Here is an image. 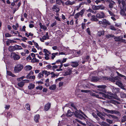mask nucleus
I'll use <instances>...</instances> for the list:
<instances>
[{
  "label": "nucleus",
  "instance_id": "10",
  "mask_svg": "<svg viewBox=\"0 0 126 126\" xmlns=\"http://www.w3.org/2000/svg\"><path fill=\"white\" fill-rule=\"evenodd\" d=\"M52 9L54 11L56 12H58L60 11V9L59 7V6L55 5H53L52 8Z\"/></svg>",
  "mask_w": 126,
  "mask_h": 126
},
{
  "label": "nucleus",
  "instance_id": "56",
  "mask_svg": "<svg viewBox=\"0 0 126 126\" xmlns=\"http://www.w3.org/2000/svg\"><path fill=\"white\" fill-rule=\"evenodd\" d=\"M56 2L57 4L59 5H60L61 4V1L59 0H56Z\"/></svg>",
  "mask_w": 126,
  "mask_h": 126
},
{
  "label": "nucleus",
  "instance_id": "7",
  "mask_svg": "<svg viewBox=\"0 0 126 126\" xmlns=\"http://www.w3.org/2000/svg\"><path fill=\"white\" fill-rule=\"evenodd\" d=\"M105 15L103 12H101L100 13H97L96 16L98 18H104L105 17Z\"/></svg>",
  "mask_w": 126,
  "mask_h": 126
},
{
  "label": "nucleus",
  "instance_id": "27",
  "mask_svg": "<svg viewBox=\"0 0 126 126\" xmlns=\"http://www.w3.org/2000/svg\"><path fill=\"white\" fill-rule=\"evenodd\" d=\"M56 85L54 84L50 86L49 89L50 90H54L56 89Z\"/></svg>",
  "mask_w": 126,
  "mask_h": 126
},
{
  "label": "nucleus",
  "instance_id": "22",
  "mask_svg": "<svg viewBox=\"0 0 126 126\" xmlns=\"http://www.w3.org/2000/svg\"><path fill=\"white\" fill-rule=\"evenodd\" d=\"M122 8L126 11V5L125 2L124 0H122Z\"/></svg>",
  "mask_w": 126,
  "mask_h": 126
},
{
  "label": "nucleus",
  "instance_id": "51",
  "mask_svg": "<svg viewBox=\"0 0 126 126\" xmlns=\"http://www.w3.org/2000/svg\"><path fill=\"white\" fill-rule=\"evenodd\" d=\"M86 32H87L88 34L89 35H91V32L90 30V28H88L86 29Z\"/></svg>",
  "mask_w": 126,
  "mask_h": 126
},
{
  "label": "nucleus",
  "instance_id": "23",
  "mask_svg": "<svg viewBox=\"0 0 126 126\" xmlns=\"http://www.w3.org/2000/svg\"><path fill=\"white\" fill-rule=\"evenodd\" d=\"M35 85L32 83L30 84L28 86V89L30 90H31L33 89L35 87Z\"/></svg>",
  "mask_w": 126,
  "mask_h": 126
},
{
  "label": "nucleus",
  "instance_id": "2",
  "mask_svg": "<svg viewBox=\"0 0 126 126\" xmlns=\"http://www.w3.org/2000/svg\"><path fill=\"white\" fill-rule=\"evenodd\" d=\"M71 106L73 107L75 110L77 111H75L74 113V114L75 115V117L78 118L79 119L81 120L83 119L85 120L86 119L83 115L79 113L78 112V111L77 109V108L75 107L73 103H72L71 105Z\"/></svg>",
  "mask_w": 126,
  "mask_h": 126
},
{
  "label": "nucleus",
  "instance_id": "41",
  "mask_svg": "<svg viewBox=\"0 0 126 126\" xmlns=\"http://www.w3.org/2000/svg\"><path fill=\"white\" fill-rule=\"evenodd\" d=\"M113 114H117L118 115L120 116L121 115V113L119 111H116L115 110H113Z\"/></svg>",
  "mask_w": 126,
  "mask_h": 126
},
{
  "label": "nucleus",
  "instance_id": "16",
  "mask_svg": "<svg viewBox=\"0 0 126 126\" xmlns=\"http://www.w3.org/2000/svg\"><path fill=\"white\" fill-rule=\"evenodd\" d=\"M74 113L71 112L70 110H68L67 111L66 113V116L68 117H71L73 115Z\"/></svg>",
  "mask_w": 126,
  "mask_h": 126
},
{
  "label": "nucleus",
  "instance_id": "21",
  "mask_svg": "<svg viewBox=\"0 0 126 126\" xmlns=\"http://www.w3.org/2000/svg\"><path fill=\"white\" fill-rule=\"evenodd\" d=\"M92 18H91V20L92 21L97 22L99 21L97 19V18L94 15L92 16Z\"/></svg>",
  "mask_w": 126,
  "mask_h": 126
},
{
  "label": "nucleus",
  "instance_id": "25",
  "mask_svg": "<svg viewBox=\"0 0 126 126\" xmlns=\"http://www.w3.org/2000/svg\"><path fill=\"white\" fill-rule=\"evenodd\" d=\"M7 74L8 75L11 76L13 77H14L16 76L15 75L13 74L11 71H7Z\"/></svg>",
  "mask_w": 126,
  "mask_h": 126
},
{
  "label": "nucleus",
  "instance_id": "13",
  "mask_svg": "<svg viewBox=\"0 0 126 126\" xmlns=\"http://www.w3.org/2000/svg\"><path fill=\"white\" fill-rule=\"evenodd\" d=\"M120 89L119 88H116L115 87H113L112 90V91L114 94H116L119 93Z\"/></svg>",
  "mask_w": 126,
  "mask_h": 126
},
{
  "label": "nucleus",
  "instance_id": "1",
  "mask_svg": "<svg viewBox=\"0 0 126 126\" xmlns=\"http://www.w3.org/2000/svg\"><path fill=\"white\" fill-rule=\"evenodd\" d=\"M106 87V86L105 85L97 86V87L99 88L98 90L101 91L99 92L98 94H96L94 93H92L91 94V95L102 99H103V98L102 97L106 98L107 94L104 93H106V90L105 89Z\"/></svg>",
  "mask_w": 126,
  "mask_h": 126
},
{
  "label": "nucleus",
  "instance_id": "14",
  "mask_svg": "<svg viewBox=\"0 0 126 126\" xmlns=\"http://www.w3.org/2000/svg\"><path fill=\"white\" fill-rule=\"evenodd\" d=\"M75 3V1H73L72 2H71L69 0H68L65 2L64 4L66 5L69 6V5H72L74 4Z\"/></svg>",
  "mask_w": 126,
  "mask_h": 126
},
{
  "label": "nucleus",
  "instance_id": "45",
  "mask_svg": "<svg viewBox=\"0 0 126 126\" xmlns=\"http://www.w3.org/2000/svg\"><path fill=\"white\" fill-rule=\"evenodd\" d=\"M106 121L107 122L109 123L110 124H112L113 123V121L109 119H106Z\"/></svg>",
  "mask_w": 126,
  "mask_h": 126
},
{
  "label": "nucleus",
  "instance_id": "6",
  "mask_svg": "<svg viewBox=\"0 0 126 126\" xmlns=\"http://www.w3.org/2000/svg\"><path fill=\"white\" fill-rule=\"evenodd\" d=\"M98 123L101 126H110V125L104 121L101 122L98 121ZM96 126H100L98 125H96Z\"/></svg>",
  "mask_w": 126,
  "mask_h": 126
},
{
  "label": "nucleus",
  "instance_id": "30",
  "mask_svg": "<svg viewBox=\"0 0 126 126\" xmlns=\"http://www.w3.org/2000/svg\"><path fill=\"white\" fill-rule=\"evenodd\" d=\"M17 85L19 86L20 87H23L24 85V84L22 80L21 81L18 82L17 83Z\"/></svg>",
  "mask_w": 126,
  "mask_h": 126
},
{
  "label": "nucleus",
  "instance_id": "53",
  "mask_svg": "<svg viewBox=\"0 0 126 126\" xmlns=\"http://www.w3.org/2000/svg\"><path fill=\"white\" fill-rule=\"evenodd\" d=\"M7 116L9 117H10L11 116H12V115L11 113L9 111H8L7 112Z\"/></svg>",
  "mask_w": 126,
  "mask_h": 126
},
{
  "label": "nucleus",
  "instance_id": "43",
  "mask_svg": "<svg viewBox=\"0 0 126 126\" xmlns=\"http://www.w3.org/2000/svg\"><path fill=\"white\" fill-rule=\"evenodd\" d=\"M107 96L106 98H108L109 99H112L113 98V99H116L115 97L114 96H112L111 95H109L108 94H107Z\"/></svg>",
  "mask_w": 126,
  "mask_h": 126
},
{
  "label": "nucleus",
  "instance_id": "39",
  "mask_svg": "<svg viewBox=\"0 0 126 126\" xmlns=\"http://www.w3.org/2000/svg\"><path fill=\"white\" fill-rule=\"evenodd\" d=\"M25 35L27 37H29L30 36H33V34L31 32L29 33V34H28V32H27L26 33H25Z\"/></svg>",
  "mask_w": 126,
  "mask_h": 126
},
{
  "label": "nucleus",
  "instance_id": "58",
  "mask_svg": "<svg viewBox=\"0 0 126 126\" xmlns=\"http://www.w3.org/2000/svg\"><path fill=\"white\" fill-rule=\"evenodd\" d=\"M85 23H82L81 25V27L82 29H84L85 27Z\"/></svg>",
  "mask_w": 126,
  "mask_h": 126
},
{
  "label": "nucleus",
  "instance_id": "42",
  "mask_svg": "<svg viewBox=\"0 0 126 126\" xmlns=\"http://www.w3.org/2000/svg\"><path fill=\"white\" fill-rule=\"evenodd\" d=\"M120 95L121 97L122 98H124L126 97V95L123 92L120 93Z\"/></svg>",
  "mask_w": 126,
  "mask_h": 126
},
{
  "label": "nucleus",
  "instance_id": "12",
  "mask_svg": "<svg viewBox=\"0 0 126 126\" xmlns=\"http://www.w3.org/2000/svg\"><path fill=\"white\" fill-rule=\"evenodd\" d=\"M106 115L108 116L109 118H110L111 117L113 119H116V120H116V121H118V120L119 119V118L117 117L116 116L109 114H106Z\"/></svg>",
  "mask_w": 126,
  "mask_h": 126
},
{
  "label": "nucleus",
  "instance_id": "37",
  "mask_svg": "<svg viewBox=\"0 0 126 126\" xmlns=\"http://www.w3.org/2000/svg\"><path fill=\"white\" fill-rule=\"evenodd\" d=\"M100 6H101L94 5L92 7V9L94 10H98L100 8Z\"/></svg>",
  "mask_w": 126,
  "mask_h": 126
},
{
  "label": "nucleus",
  "instance_id": "50",
  "mask_svg": "<svg viewBox=\"0 0 126 126\" xmlns=\"http://www.w3.org/2000/svg\"><path fill=\"white\" fill-rule=\"evenodd\" d=\"M108 12L110 15L113 16H115V15L111 11L108 10Z\"/></svg>",
  "mask_w": 126,
  "mask_h": 126
},
{
  "label": "nucleus",
  "instance_id": "29",
  "mask_svg": "<svg viewBox=\"0 0 126 126\" xmlns=\"http://www.w3.org/2000/svg\"><path fill=\"white\" fill-rule=\"evenodd\" d=\"M109 102L115 105L116 103L117 104H120V103L117 101L112 100H110L109 101Z\"/></svg>",
  "mask_w": 126,
  "mask_h": 126
},
{
  "label": "nucleus",
  "instance_id": "11",
  "mask_svg": "<svg viewBox=\"0 0 126 126\" xmlns=\"http://www.w3.org/2000/svg\"><path fill=\"white\" fill-rule=\"evenodd\" d=\"M71 65L72 67H75L79 65V61L72 62H71Z\"/></svg>",
  "mask_w": 126,
  "mask_h": 126
},
{
  "label": "nucleus",
  "instance_id": "36",
  "mask_svg": "<svg viewBox=\"0 0 126 126\" xmlns=\"http://www.w3.org/2000/svg\"><path fill=\"white\" fill-rule=\"evenodd\" d=\"M92 114L93 116V117L94 118H95L97 120H99L100 118L98 117V116H97V115H96L95 113H93Z\"/></svg>",
  "mask_w": 126,
  "mask_h": 126
},
{
  "label": "nucleus",
  "instance_id": "62",
  "mask_svg": "<svg viewBox=\"0 0 126 126\" xmlns=\"http://www.w3.org/2000/svg\"><path fill=\"white\" fill-rule=\"evenodd\" d=\"M22 38H23V39H21V40L22 41L26 42V41L25 40H27V38L25 37H22Z\"/></svg>",
  "mask_w": 126,
  "mask_h": 126
},
{
  "label": "nucleus",
  "instance_id": "8",
  "mask_svg": "<svg viewBox=\"0 0 126 126\" xmlns=\"http://www.w3.org/2000/svg\"><path fill=\"white\" fill-rule=\"evenodd\" d=\"M51 104L50 103L48 102L45 105L44 107V110L45 111H48L51 107Z\"/></svg>",
  "mask_w": 126,
  "mask_h": 126
},
{
  "label": "nucleus",
  "instance_id": "15",
  "mask_svg": "<svg viewBox=\"0 0 126 126\" xmlns=\"http://www.w3.org/2000/svg\"><path fill=\"white\" fill-rule=\"evenodd\" d=\"M89 56H87L85 57L83 59V61L82 62L83 64H84L86 62H87L89 61V59L90 58Z\"/></svg>",
  "mask_w": 126,
  "mask_h": 126
},
{
  "label": "nucleus",
  "instance_id": "34",
  "mask_svg": "<svg viewBox=\"0 0 126 126\" xmlns=\"http://www.w3.org/2000/svg\"><path fill=\"white\" fill-rule=\"evenodd\" d=\"M81 92L82 93H87L89 92L91 95V94L92 93H93L91 92V91L89 90H81Z\"/></svg>",
  "mask_w": 126,
  "mask_h": 126
},
{
  "label": "nucleus",
  "instance_id": "46",
  "mask_svg": "<svg viewBox=\"0 0 126 126\" xmlns=\"http://www.w3.org/2000/svg\"><path fill=\"white\" fill-rule=\"evenodd\" d=\"M84 4V3L83 2H82L81 3H80L78 6H77V8L76 9V10H78L81 7L82 5H83Z\"/></svg>",
  "mask_w": 126,
  "mask_h": 126
},
{
  "label": "nucleus",
  "instance_id": "44",
  "mask_svg": "<svg viewBox=\"0 0 126 126\" xmlns=\"http://www.w3.org/2000/svg\"><path fill=\"white\" fill-rule=\"evenodd\" d=\"M123 118L121 119V122L122 123L126 121V115H124L123 117Z\"/></svg>",
  "mask_w": 126,
  "mask_h": 126
},
{
  "label": "nucleus",
  "instance_id": "18",
  "mask_svg": "<svg viewBox=\"0 0 126 126\" xmlns=\"http://www.w3.org/2000/svg\"><path fill=\"white\" fill-rule=\"evenodd\" d=\"M94 86V84L90 83L88 82L87 84L86 85H84L83 87H85L86 88L90 89L91 88L92 86Z\"/></svg>",
  "mask_w": 126,
  "mask_h": 126
},
{
  "label": "nucleus",
  "instance_id": "63",
  "mask_svg": "<svg viewBox=\"0 0 126 126\" xmlns=\"http://www.w3.org/2000/svg\"><path fill=\"white\" fill-rule=\"evenodd\" d=\"M24 82V84L25 83H29V82L30 81L28 79H25L22 80Z\"/></svg>",
  "mask_w": 126,
  "mask_h": 126
},
{
  "label": "nucleus",
  "instance_id": "5",
  "mask_svg": "<svg viewBox=\"0 0 126 126\" xmlns=\"http://www.w3.org/2000/svg\"><path fill=\"white\" fill-rule=\"evenodd\" d=\"M23 68V65L21 64L16 65L14 68V71L15 73H17L20 71Z\"/></svg>",
  "mask_w": 126,
  "mask_h": 126
},
{
  "label": "nucleus",
  "instance_id": "61",
  "mask_svg": "<svg viewBox=\"0 0 126 126\" xmlns=\"http://www.w3.org/2000/svg\"><path fill=\"white\" fill-rule=\"evenodd\" d=\"M67 59L66 58H63V60L61 62V64L65 62L66 61Z\"/></svg>",
  "mask_w": 126,
  "mask_h": 126
},
{
  "label": "nucleus",
  "instance_id": "52",
  "mask_svg": "<svg viewBox=\"0 0 126 126\" xmlns=\"http://www.w3.org/2000/svg\"><path fill=\"white\" fill-rule=\"evenodd\" d=\"M12 36L11 35L8 33H6L5 34V36L6 37H9Z\"/></svg>",
  "mask_w": 126,
  "mask_h": 126
},
{
  "label": "nucleus",
  "instance_id": "60",
  "mask_svg": "<svg viewBox=\"0 0 126 126\" xmlns=\"http://www.w3.org/2000/svg\"><path fill=\"white\" fill-rule=\"evenodd\" d=\"M10 107V106L9 105H5V110H8Z\"/></svg>",
  "mask_w": 126,
  "mask_h": 126
},
{
  "label": "nucleus",
  "instance_id": "31",
  "mask_svg": "<svg viewBox=\"0 0 126 126\" xmlns=\"http://www.w3.org/2000/svg\"><path fill=\"white\" fill-rule=\"evenodd\" d=\"M104 110L105 111L107 112L111 113V114H113V110H110L108 109H104Z\"/></svg>",
  "mask_w": 126,
  "mask_h": 126
},
{
  "label": "nucleus",
  "instance_id": "20",
  "mask_svg": "<svg viewBox=\"0 0 126 126\" xmlns=\"http://www.w3.org/2000/svg\"><path fill=\"white\" fill-rule=\"evenodd\" d=\"M40 118V115L39 114L35 115L34 117V120L36 123L39 122L38 120Z\"/></svg>",
  "mask_w": 126,
  "mask_h": 126
},
{
  "label": "nucleus",
  "instance_id": "28",
  "mask_svg": "<svg viewBox=\"0 0 126 126\" xmlns=\"http://www.w3.org/2000/svg\"><path fill=\"white\" fill-rule=\"evenodd\" d=\"M13 57L14 59L15 60H18L20 58V56L19 55L16 54H15Z\"/></svg>",
  "mask_w": 126,
  "mask_h": 126
},
{
  "label": "nucleus",
  "instance_id": "9",
  "mask_svg": "<svg viewBox=\"0 0 126 126\" xmlns=\"http://www.w3.org/2000/svg\"><path fill=\"white\" fill-rule=\"evenodd\" d=\"M44 74L46 75V77H47L50 74V72L47 71V70L43 71L41 72L42 78L44 76Z\"/></svg>",
  "mask_w": 126,
  "mask_h": 126
},
{
  "label": "nucleus",
  "instance_id": "55",
  "mask_svg": "<svg viewBox=\"0 0 126 126\" xmlns=\"http://www.w3.org/2000/svg\"><path fill=\"white\" fill-rule=\"evenodd\" d=\"M9 40V42L11 43H15L16 42V41H14L13 40L9 39H8Z\"/></svg>",
  "mask_w": 126,
  "mask_h": 126
},
{
  "label": "nucleus",
  "instance_id": "17",
  "mask_svg": "<svg viewBox=\"0 0 126 126\" xmlns=\"http://www.w3.org/2000/svg\"><path fill=\"white\" fill-rule=\"evenodd\" d=\"M91 79L92 81L96 82L99 80V79L97 76H92Z\"/></svg>",
  "mask_w": 126,
  "mask_h": 126
},
{
  "label": "nucleus",
  "instance_id": "3",
  "mask_svg": "<svg viewBox=\"0 0 126 126\" xmlns=\"http://www.w3.org/2000/svg\"><path fill=\"white\" fill-rule=\"evenodd\" d=\"M106 38H110V37H114V39H115V41L116 42H124L125 40L120 38L119 36H115L113 34H108L106 35Z\"/></svg>",
  "mask_w": 126,
  "mask_h": 126
},
{
  "label": "nucleus",
  "instance_id": "54",
  "mask_svg": "<svg viewBox=\"0 0 126 126\" xmlns=\"http://www.w3.org/2000/svg\"><path fill=\"white\" fill-rule=\"evenodd\" d=\"M36 88L37 89H39L40 90H41L43 88V87L42 86H38L36 87Z\"/></svg>",
  "mask_w": 126,
  "mask_h": 126
},
{
  "label": "nucleus",
  "instance_id": "59",
  "mask_svg": "<svg viewBox=\"0 0 126 126\" xmlns=\"http://www.w3.org/2000/svg\"><path fill=\"white\" fill-rule=\"evenodd\" d=\"M46 67L48 69H51L52 66L50 64H49L48 65H47L46 66Z\"/></svg>",
  "mask_w": 126,
  "mask_h": 126
},
{
  "label": "nucleus",
  "instance_id": "4",
  "mask_svg": "<svg viewBox=\"0 0 126 126\" xmlns=\"http://www.w3.org/2000/svg\"><path fill=\"white\" fill-rule=\"evenodd\" d=\"M22 49V47L19 45H16L14 46H10L9 47V50L10 52H12L16 50Z\"/></svg>",
  "mask_w": 126,
  "mask_h": 126
},
{
  "label": "nucleus",
  "instance_id": "64",
  "mask_svg": "<svg viewBox=\"0 0 126 126\" xmlns=\"http://www.w3.org/2000/svg\"><path fill=\"white\" fill-rule=\"evenodd\" d=\"M58 67L57 65H54V66H52V69H57V68H58Z\"/></svg>",
  "mask_w": 126,
  "mask_h": 126
},
{
  "label": "nucleus",
  "instance_id": "33",
  "mask_svg": "<svg viewBox=\"0 0 126 126\" xmlns=\"http://www.w3.org/2000/svg\"><path fill=\"white\" fill-rule=\"evenodd\" d=\"M39 62V61L35 57L33 58L31 60V62L32 63H38Z\"/></svg>",
  "mask_w": 126,
  "mask_h": 126
},
{
  "label": "nucleus",
  "instance_id": "48",
  "mask_svg": "<svg viewBox=\"0 0 126 126\" xmlns=\"http://www.w3.org/2000/svg\"><path fill=\"white\" fill-rule=\"evenodd\" d=\"M50 74H51L52 75L51 76V78H53L55 77L56 76V75L54 73V72H51V73H50Z\"/></svg>",
  "mask_w": 126,
  "mask_h": 126
},
{
  "label": "nucleus",
  "instance_id": "32",
  "mask_svg": "<svg viewBox=\"0 0 126 126\" xmlns=\"http://www.w3.org/2000/svg\"><path fill=\"white\" fill-rule=\"evenodd\" d=\"M104 33V31H100L98 32L97 35L99 36H100L102 35H103Z\"/></svg>",
  "mask_w": 126,
  "mask_h": 126
},
{
  "label": "nucleus",
  "instance_id": "35",
  "mask_svg": "<svg viewBox=\"0 0 126 126\" xmlns=\"http://www.w3.org/2000/svg\"><path fill=\"white\" fill-rule=\"evenodd\" d=\"M116 73L120 77H123V78L125 79L126 80V77L124 75H123L120 73H119L117 71Z\"/></svg>",
  "mask_w": 126,
  "mask_h": 126
},
{
  "label": "nucleus",
  "instance_id": "38",
  "mask_svg": "<svg viewBox=\"0 0 126 126\" xmlns=\"http://www.w3.org/2000/svg\"><path fill=\"white\" fill-rule=\"evenodd\" d=\"M25 107L26 109L30 111L31 110L30 105L29 103H27L25 105Z\"/></svg>",
  "mask_w": 126,
  "mask_h": 126
},
{
  "label": "nucleus",
  "instance_id": "40",
  "mask_svg": "<svg viewBox=\"0 0 126 126\" xmlns=\"http://www.w3.org/2000/svg\"><path fill=\"white\" fill-rule=\"evenodd\" d=\"M84 11V10L83 9L81 10L79 12H78V13H79V15H80L81 17H82Z\"/></svg>",
  "mask_w": 126,
  "mask_h": 126
},
{
  "label": "nucleus",
  "instance_id": "24",
  "mask_svg": "<svg viewBox=\"0 0 126 126\" xmlns=\"http://www.w3.org/2000/svg\"><path fill=\"white\" fill-rule=\"evenodd\" d=\"M25 70L26 71H29L31 70L32 68V67L30 65L26 66L25 67Z\"/></svg>",
  "mask_w": 126,
  "mask_h": 126
},
{
  "label": "nucleus",
  "instance_id": "49",
  "mask_svg": "<svg viewBox=\"0 0 126 126\" xmlns=\"http://www.w3.org/2000/svg\"><path fill=\"white\" fill-rule=\"evenodd\" d=\"M57 24L56 21V20L52 24L50 25V26L53 27L54 26L56 25Z\"/></svg>",
  "mask_w": 126,
  "mask_h": 126
},
{
  "label": "nucleus",
  "instance_id": "47",
  "mask_svg": "<svg viewBox=\"0 0 126 126\" xmlns=\"http://www.w3.org/2000/svg\"><path fill=\"white\" fill-rule=\"evenodd\" d=\"M79 13H78L75 15L74 18L75 19H77L79 18Z\"/></svg>",
  "mask_w": 126,
  "mask_h": 126
},
{
  "label": "nucleus",
  "instance_id": "57",
  "mask_svg": "<svg viewBox=\"0 0 126 126\" xmlns=\"http://www.w3.org/2000/svg\"><path fill=\"white\" fill-rule=\"evenodd\" d=\"M109 80L111 81L112 82H115V80L114 79V77H112V78H110L109 79Z\"/></svg>",
  "mask_w": 126,
  "mask_h": 126
},
{
  "label": "nucleus",
  "instance_id": "19",
  "mask_svg": "<svg viewBox=\"0 0 126 126\" xmlns=\"http://www.w3.org/2000/svg\"><path fill=\"white\" fill-rule=\"evenodd\" d=\"M116 84L120 87H121V88L123 89H124V88L123 84L121 82L119 81H116Z\"/></svg>",
  "mask_w": 126,
  "mask_h": 126
},
{
  "label": "nucleus",
  "instance_id": "26",
  "mask_svg": "<svg viewBox=\"0 0 126 126\" xmlns=\"http://www.w3.org/2000/svg\"><path fill=\"white\" fill-rule=\"evenodd\" d=\"M103 24L105 25L106 26H107V25H110V23L109 21L107 20L106 19H104L103 20Z\"/></svg>",
  "mask_w": 126,
  "mask_h": 126
}]
</instances>
